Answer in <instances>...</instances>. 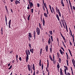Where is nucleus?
I'll use <instances>...</instances> for the list:
<instances>
[{
	"instance_id": "c9c22d12",
	"label": "nucleus",
	"mask_w": 75,
	"mask_h": 75,
	"mask_svg": "<svg viewBox=\"0 0 75 75\" xmlns=\"http://www.w3.org/2000/svg\"><path fill=\"white\" fill-rule=\"evenodd\" d=\"M66 61H67V66H69V64H69V63H68V60H66Z\"/></svg>"
},
{
	"instance_id": "49530a36",
	"label": "nucleus",
	"mask_w": 75,
	"mask_h": 75,
	"mask_svg": "<svg viewBox=\"0 0 75 75\" xmlns=\"http://www.w3.org/2000/svg\"><path fill=\"white\" fill-rule=\"evenodd\" d=\"M8 27H9V28H11V27L10 26V25H11V24H8Z\"/></svg>"
},
{
	"instance_id": "4d7b16f0",
	"label": "nucleus",
	"mask_w": 75,
	"mask_h": 75,
	"mask_svg": "<svg viewBox=\"0 0 75 75\" xmlns=\"http://www.w3.org/2000/svg\"><path fill=\"white\" fill-rule=\"evenodd\" d=\"M66 54L67 55V58H68V53H67V52H66Z\"/></svg>"
},
{
	"instance_id": "6e6d98bb",
	"label": "nucleus",
	"mask_w": 75,
	"mask_h": 75,
	"mask_svg": "<svg viewBox=\"0 0 75 75\" xmlns=\"http://www.w3.org/2000/svg\"><path fill=\"white\" fill-rule=\"evenodd\" d=\"M49 7L50 10H52V9H51V5H49Z\"/></svg>"
},
{
	"instance_id": "864d4df0",
	"label": "nucleus",
	"mask_w": 75,
	"mask_h": 75,
	"mask_svg": "<svg viewBox=\"0 0 75 75\" xmlns=\"http://www.w3.org/2000/svg\"><path fill=\"white\" fill-rule=\"evenodd\" d=\"M61 48L62 49V50L63 51H64V48L62 47H61Z\"/></svg>"
},
{
	"instance_id": "393cba45",
	"label": "nucleus",
	"mask_w": 75,
	"mask_h": 75,
	"mask_svg": "<svg viewBox=\"0 0 75 75\" xmlns=\"http://www.w3.org/2000/svg\"><path fill=\"white\" fill-rule=\"evenodd\" d=\"M36 74H39V71H38V70H36Z\"/></svg>"
},
{
	"instance_id": "c03bdc74",
	"label": "nucleus",
	"mask_w": 75,
	"mask_h": 75,
	"mask_svg": "<svg viewBox=\"0 0 75 75\" xmlns=\"http://www.w3.org/2000/svg\"><path fill=\"white\" fill-rule=\"evenodd\" d=\"M71 36L72 37L73 40H74V36H73V35H71Z\"/></svg>"
},
{
	"instance_id": "2eb2a0df",
	"label": "nucleus",
	"mask_w": 75,
	"mask_h": 75,
	"mask_svg": "<svg viewBox=\"0 0 75 75\" xmlns=\"http://www.w3.org/2000/svg\"><path fill=\"white\" fill-rule=\"evenodd\" d=\"M48 45L46 46L45 47V50L46 51V52H48Z\"/></svg>"
},
{
	"instance_id": "6ab92c4d",
	"label": "nucleus",
	"mask_w": 75,
	"mask_h": 75,
	"mask_svg": "<svg viewBox=\"0 0 75 75\" xmlns=\"http://www.w3.org/2000/svg\"><path fill=\"white\" fill-rule=\"evenodd\" d=\"M28 34L29 37H30V38H32V35H31V33H29Z\"/></svg>"
},
{
	"instance_id": "9b49d317",
	"label": "nucleus",
	"mask_w": 75,
	"mask_h": 75,
	"mask_svg": "<svg viewBox=\"0 0 75 75\" xmlns=\"http://www.w3.org/2000/svg\"><path fill=\"white\" fill-rule=\"evenodd\" d=\"M30 51L32 54H33V52H34V49L33 48H32V49H30Z\"/></svg>"
},
{
	"instance_id": "0eeeda50",
	"label": "nucleus",
	"mask_w": 75,
	"mask_h": 75,
	"mask_svg": "<svg viewBox=\"0 0 75 75\" xmlns=\"http://www.w3.org/2000/svg\"><path fill=\"white\" fill-rule=\"evenodd\" d=\"M60 75H64V74L62 73V69L61 68L60 69Z\"/></svg>"
},
{
	"instance_id": "b1692460",
	"label": "nucleus",
	"mask_w": 75,
	"mask_h": 75,
	"mask_svg": "<svg viewBox=\"0 0 75 75\" xmlns=\"http://www.w3.org/2000/svg\"><path fill=\"white\" fill-rule=\"evenodd\" d=\"M41 59L40 60V62H39V65L40 67H41Z\"/></svg>"
},
{
	"instance_id": "7ed1b4c3",
	"label": "nucleus",
	"mask_w": 75,
	"mask_h": 75,
	"mask_svg": "<svg viewBox=\"0 0 75 75\" xmlns=\"http://www.w3.org/2000/svg\"><path fill=\"white\" fill-rule=\"evenodd\" d=\"M64 67L65 68V69L64 70V71L65 74V75H66V74H67V69H68V67H67L65 66H64Z\"/></svg>"
},
{
	"instance_id": "ea45409f",
	"label": "nucleus",
	"mask_w": 75,
	"mask_h": 75,
	"mask_svg": "<svg viewBox=\"0 0 75 75\" xmlns=\"http://www.w3.org/2000/svg\"><path fill=\"white\" fill-rule=\"evenodd\" d=\"M11 68H12V65H11L10 66V67L8 68V69H10Z\"/></svg>"
},
{
	"instance_id": "680f3d73",
	"label": "nucleus",
	"mask_w": 75,
	"mask_h": 75,
	"mask_svg": "<svg viewBox=\"0 0 75 75\" xmlns=\"http://www.w3.org/2000/svg\"><path fill=\"white\" fill-rule=\"evenodd\" d=\"M61 22L62 23V24H63V23H64V21H63V20H62V19H61Z\"/></svg>"
},
{
	"instance_id": "f704fd0d",
	"label": "nucleus",
	"mask_w": 75,
	"mask_h": 75,
	"mask_svg": "<svg viewBox=\"0 0 75 75\" xmlns=\"http://www.w3.org/2000/svg\"><path fill=\"white\" fill-rule=\"evenodd\" d=\"M39 27H40V28H41V24L40 23H39Z\"/></svg>"
},
{
	"instance_id": "de8ad7c7",
	"label": "nucleus",
	"mask_w": 75,
	"mask_h": 75,
	"mask_svg": "<svg viewBox=\"0 0 75 75\" xmlns=\"http://www.w3.org/2000/svg\"><path fill=\"white\" fill-rule=\"evenodd\" d=\"M45 8H46V9H47V5H46V4H45V5L44 6Z\"/></svg>"
},
{
	"instance_id": "5fc2aeb1",
	"label": "nucleus",
	"mask_w": 75,
	"mask_h": 75,
	"mask_svg": "<svg viewBox=\"0 0 75 75\" xmlns=\"http://www.w3.org/2000/svg\"><path fill=\"white\" fill-rule=\"evenodd\" d=\"M69 5L71 4V1H70V0H69Z\"/></svg>"
},
{
	"instance_id": "473e14b6",
	"label": "nucleus",
	"mask_w": 75,
	"mask_h": 75,
	"mask_svg": "<svg viewBox=\"0 0 75 75\" xmlns=\"http://www.w3.org/2000/svg\"><path fill=\"white\" fill-rule=\"evenodd\" d=\"M65 25L66 29H68V27H67V23H66V22H65Z\"/></svg>"
},
{
	"instance_id": "f03ea898",
	"label": "nucleus",
	"mask_w": 75,
	"mask_h": 75,
	"mask_svg": "<svg viewBox=\"0 0 75 75\" xmlns=\"http://www.w3.org/2000/svg\"><path fill=\"white\" fill-rule=\"evenodd\" d=\"M36 31L37 33V34L38 35H40V28H38V27H37Z\"/></svg>"
},
{
	"instance_id": "5701e85b",
	"label": "nucleus",
	"mask_w": 75,
	"mask_h": 75,
	"mask_svg": "<svg viewBox=\"0 0 75 75\" xmlns=\"http://www.w3.org/2000/svg\"><path fill=\"white\" fill-rule=\"evenodd\" d=\"M30 15H29L28 17V21H29V20H30Z\"/></svg>"
},
{
	"instance_id": "774afa93",
	"label": "nucleus",
	"mask_w": 75,
	"mask_h": 75,
	"mask_svg": "<svg viewBox=\"0 0 75 75\" xmlns=\"http://www.w3.org/2000/svg\"><path fill=\"white\" fill-rule=\"evenodd\" d=\"M69 5H70V6L71 8H72V4H70Z\"/></svg>"
},
{
	"instance_id": "58836bf2",
	"label": "nucleus",
	"mask_w": 75,
	"mask_h": 75,
	"mask_svg": "<svg viewBox=\"0 0 75 75\" xmlns=\"http://www.w3.org/2000/svg\"><path fill=\"white\" fill-rule=\"evenodd\" d=\"M51 40L52 41H53V39L52 38V36H51Z\"/></svg>"
},
{
	"instance_id": "e433bc0d",
	"label": "nucleus",
	"mask_w": 75,
	"mask_h": 75,
	"mask_svg": "<svg viewBox=\"0 0 75 75\" xmlns=\"http://www.w3.org/2000/svg\"><path fill=\"white\" fill-rule=\"evenodd\" d=\"M60 35H61V37H62V38L63 37H64V36H63V35H62V33H61V32H60Z\"/></svg>"
},
{
	"instance_id": "338daca9",
	"label": "nucleus",
	"mask_w": 75,
	"mask_h": 75,
	"mask_svg": "<svg viewBox=\"0 0 75 75\" xmlns=\"http://www.w3.org/2000/svg\"><path fill=\"white\" fill-rule=\"evenodd\" d=\"M50 60L52 61H53V59H52V58H50Z\"/></svg>"
},
{
	"instance_id": "c756f323",
	"label": "nucleus",
	"mask_w": 75,
	"mask_h": 75,
	"mask_svg": "<svg viewBox=\"0 0 75 75\" xmlns=\"http://www.w3.org/2000/svg\"><path fill=\"white\" fill-rule=\"evenodd\" d=\"M44 67V65H43V63L42 64V70L43 69V68Z\"/></svg>"
},
{
	"instance_id": "0e129e2a",
	"label": "nucleus",
	"mask_w": 75,
	"mask_h": 75,
	"mask_svg": "<svg viewBox=\"0 0 75 75\" xmlns=\"http://www.w3.org/2000/svg\"><path fill=\"white\" fill-rule=\"evenodd\" d=\"M73 10H75V7L74 6H73Z\"/></svg>"
},
{
	"instance_id": "09e8293b",
	"label": "nucleus",
	"mask_w": 75,
	"mask_h": 75,
	"mask_svg": "<svg viewBox=\"0 0 75 75\" xmlns=\"http://www.w3.org/2000/svg\"><path fill=\"white\" fill-rule=\"evenodd\" d=\"M37 5L38 6V7H40V4H39V3H38L37 4Z\"/></svg>"
},
{
	"instance_id": "8fccbe9b",
	"label": "nucleus",
	"mask_w": 75,
	"mask_h": 75,
	"mask_svg": "<svg viewBox=\"0 0 75 75\" xmlns=\"http://www.w3.org/2000/svg\"><path fill=\"white\" fill-rule=\"evenodd\" d=\"M68 51H69V52L70 54H71L72 53H71V50L69 49H68Z\"/></svg>"
},
{
	"instance_id": "6e6552de",
	"label": "nucleus",
	"mask_w": 75,
	"mask_h": 75,
	"mask_svg": "<svg viewBox=\"0 0 75 75\" xmlns=\"http://www.w3.org/2000/svg\"><path fill=\"white\" fill-rule=\"evenodd\" d=\"M29 3L30 6H33V3L30 2V1H29Z\"/></svg>"
},
{
	"instance_id": "f8f14e48",
	"label": "nucleus",
	"mask_w": 75,
	"mask_h": 75,
	"mask_svg": "<svg viewBox=\"0 0 75 75\" xmlns=\"http://www.w3.org/2000/svg\"><path fill=\"white\" fill-rule=\"evenodd\" d=\"M42 22L43 25V26H44V25H45V20H44V18H43Z\"/></svg>"
},
{
	"instance_id": "2f4dec72",
	"label": "nucleus",
	"mask_w": 75,
	"mask_h": 75,
	"mask_svg": "<svg viewBox=\"0 0 75 75\" xmlns=\"http://www.w3.org/2000/svg\"><path fill=\"white\" fill-rule=\"evenodd\" d=\"M57 57L58 58H59V53L57 52Z\"/></svg>"
},
{
	"instance_id": "37998d69",
	"label": "nucleus",
	"mask_w": 75,
	"mask_h": 75,
	"mask_svg": "<svg viewBox=\"0 0 75 75\" xmlns=\"http://www.w3.org/2000/svg\"><path fill=\"white\" fill-rule=\"evenodd\" d=\"M11 19H10L9 21L8 24H11Z\"/></svg>"
},
{
	"instance_id": "4468645a",
	"label": "nucleus",
	"mask_w": 75,
	"mask_h": 75,
	"mask_svg": "<svg viewBox=\"0 0 75 75\" xmlns=\"http://www.w3.org/2000/svg\"><path fill=\"white\" fill-rule=\"evenodd\" d=\"M5 8L6 11L7 13L8 14V9H7V6H5Z\"/></svg>"
},
{
	"instance_id": "a211bd4d",
	"label": "nucleus",
	"mask_w": 75,
	"mask_h": 75,
	"mask_svg": "<svg viewBox=\"0 0 75 75\" xmlns=\"http://www.w3.org/2000/svg\"><path fill=\"white\" fill-rule=\"evenodd\" d=\"M47 68H48V67H49V61H48V60H47Z\"/></svg>"
},
{
	"instance_id": "a18cd8bd",
	"label": "nucleus",
	"mask_w": 75,
	"mask_h": 75,
	"mask_svg": "<svg viewBox=\"0 0 75 75\" xmlns=\"http://www.w3.org/2000/svg\"><path fill=\"white\" fill-rule=\"evenodd\" d=\"M63 25V26H64V28L65 29V25L64 23H62Z\"/></svg>"
},
{
	"instance_id": "7c9ffc66",
	"label": "nucleus",
	"mask_w": 75,
	"mask_h": 75,
	"mask_svg": "<svg viewBox=\"0 0 75 75\" xmlns=\"http://www.w3.org/2000/svg\"><path fill=\"white\" fill-rule=\"evenodd\" d=\"M52 9L53 11L54 12V13H55V10H54V8H53V7H52Z\"/></svg>"
},
{
	"instance_id": "cd10ccee",
	"label": "nucleus",
	"mask_w": 75,
	"mask_h": 75,
	"mask_svg": "<svg viewBox=\"0 0 75 75\" xmlns=\"http://www.w3.org/2000/svg\"><path fill=\"white\" fill-rule=\"evenodd\" d=\"M59 51L61 54H62V55H63V53H62V50H61V49H60V50H59Z\"/></svg>"
},
{
	"instance_id": "4c0bfd02",
	"label": "nucleus",
	"mask_w": 75,
	"mask_h": 75,
	"mask_svg": "<svg viewBox=\"0 0 75 75\" xmlns=\"http://www.w3.org/2000/svg\"><path fill=\"white\" fill-rule=\"evenodd\" d=\"M29 47H30V48L31 49V45L30 44V43H29Z\"/></svg>"
},
{
	"instance_id": "79ce46f5",
	"label": "nucleus",
	"mask_w": 75,
	"mask_h": 75,
	"mask_svg": "<svg viewBox=\"0 0 75 75\" xmlns=\"http://www.w3.org/2000/svg\"><path fill=\"white\" fill-rule=\"evenodd\" d=\"M59 17H61V13H60V12L59 13Z\"/></svg>"
},
{
	"instance_id": "4be33fe9",
	"label": "nucleus",
	"mask_w": 75,
	"mask_h": 75,
	"mask_svg": "<svg viewBox=\"0 0 75 75\" xmlns=\"http://www.w3.org/2000/svg\"><path fill=\"white\" fill-rule=\"evenodd\" d=\"M41 53H42V48H41L40 50V56H41Z\"/></svg>"
},
{
	"instance_id": "72a5a7b5",
	"label": "nucleus",
	"mask_w": 75,
	"mask_h": 75,
	"mask_svg": "<svg viewBox=\"0 0 75 75\" xmlns=\"http://www.w3.org/2000/svg\"><path fill=\"white\" fill-rule=\"evenodd\" d=\"M52 48H50V52L51 53H52Z\"/></svg>"
},
{
	"instance_id": "f257e3e1",
	"label": "nucleus",
	"mask_w": 75,
	"mask_h": 75,
	"mask_svg": "<svg viewBox=\"0 0 75 75\" xmlns=\"http://www.w3.org/2000/svg\"><path fill=\"white\" fill-rule=\"evenodd\" d=\"M25 53L26 55V61L27 63L28 62V56L30 55V52L29 50H26L25 51Z\"/></svg>"
},
{
	"instance_id": "20e7f679",
	"label": "nucleus",
	"mask_w": 75,
	"mask_h": 75,
	"mask_svg": "<svg viewBox=\"0 0 75 75\" xmlns=\"http://www.w3.org/2000/svg\"><path fill=\"white\" fill-rule=\"evenodd\" d=\"M28 68L29 71H31V67H30V64L28 65Z\"/></svg>"
},
{
	"instance_id": "c85d7f7f",
	"label": "nucleus",
	"mask_w": 75,
	"mask_h": 75,
	"mask_svg": "<svg viewBox=\"0 0 75 75\" xmlns=\"http://www.w3.org/2000/svg\"><path fill=\"white\" fill-rule=\"evenodd\" d=\"M49 33L51 35H52V31H49Z\"/></svg>"
},
{
	"instance_id": "ddd939ff",
	"label": "nucleus",
	"mask_w": 75,
	"mask_h": 75,
	"mask_svg": "<svg viewBox=\"0 0 75 75\" xmlns=\"http://www.w3.org/2000/svg\"><path fill=\"white\" fill-rule=\"evenodd\" d=\"M61 3L63 7H64V4L63 2V0H61Z\"/></svg>"
},
{
	"instance_id": "bb28decb",
	"label": "nucleus",
	"mask_w": 75,
	"mask_h": 75,
	"mask_svg": "<svg viewBox=\"0 0 75 75\" xmlns=\"http://www.w3.org/2000/svg\"><path fill=\"white\" fill-rule=\"evenodd\" d=\"M56 11L57 13H59L60 12L59 11V9L56 10Z\"/></svg>"
},
{
	"instance_id": "aec40b11",
	"label": "nucleus",
	"mask_w": 75,
	"mask_h": 75,
	"mask_svg": "<svg viewBox=\"0 0 75 75\" xmlns=\"http://www.w3.org/2000/svg\"><path fill=\"white\" fill-rule=\"evenodd\" d=\"M44 16L47 18L48 17V15H47V14L46 13H44Z\"/></svg>"
},
{
	"instance_id": "052dcab7",
	"label": "nucleus",
	"mask_w": 75,
	"mask_h": 75,
	"mask_svg": "<svg viewBox=\"0 0 75 75\" xmlns=\"http://www.w3.org/2000/svg\"><path fill=\"white\" fill-rule=\"evenodd\" d=\"M55 7H56V8H55L56 10H58V8H57V7L56 6Z\"/></svg>"
},
{
	"instance_id": "412c9836",
	"label": "nucleus",
	"mask_w": 75,
	"mask_h": 75,
	"mask_svg": "<svg viewBox=\"0 0 75 75\" xmlns=\"http://www.w3.org/2000/svg\"><path fill=\"white\" fill-rule=\"evenodd\" d=\"M72 62L73 64V65L74 64V63L75 62V60H74V59H73L72 60Z\"/></svg>"
},
{
	"instance_id": "3c124183",
	"label": "nucleus",
	"mask_w": 75,
	"mask_h": 75,
	"mask_svg": "<svg viewBox=\"0 0 75 75\" xmlns=\"http://www.w3.org/2000/svg\"><path fill=\"white\" fill-rule=\"evenodd\" d=\"M62 38L64 41H65V40H66L65 39V37H63Z\"/></svg>"
},
{
	"instance_id": "603ef678",
	"label": "nucleus",
	"mask_w": 75,
	"mask_h": 75,
	"mask_svg": "<svg viewBox=\"0 0 75 75\" xmlns=\"http://www.w3.org/2000/svg\"><path fill=\"white\" fill-rule=\"evenodd\" d=\"M70 68L71 69L72 72H73V70H72V67H71Z\"/></svg>"
},
{
	"instance_id": "423d86ee",
	"label": "nucleus",
	"mask_w": 75,
	"mask_h": 75,
	"mask_svg": "<svg viewBox=\"0 0 75 75\" xmlns=\"http://www.w3.org/2000/svg\"><path fill=\"white\" fill-rule=\"evenodd\" d=\"M5 21L6 22V25L7 27H8V25H7V17H6V16H5Z\"/></svg>"
},
{
	"instance_id": "13d9d810",
	"label": "nucleus",
	"mask_w": 75,
	"mask_h": 75,
	"mask_svg": "<svg viewBox=\"0 0 75 75\" xmlns=\"http://www.w3.org/2000/svg\"><path fill=\"white\" fill-rule=\"evenodd\" d=\"M19 59L21 61V57H20L19 58Z\"/></svg>"
},
{
	"instance_id": "a878e982",
	"label": "nucleus",
	"mask_w": 75,
	"mask_h": 75,
	"mask_svg": "<svg viewBox=\"0 0 75 75\" xmlns=\"http://www.w3.org/2000/svg\"><path fill=\"white\" fill-rule=\"evenodd\" d=\"M57 67L58 68H59V67H60L59 66V63H57Z\"/></svg>"
},
{
	"instance_id": "e2e57ef3",
	"label": "nucleus",
	"mask_w": 75,
	"mask_h": 75,
	"mask_svg": "<svg viewBox=\"0 0 75 75\" xmlns=\"http://www.w3.org/2000/svg\"><path fill=\"white\" fill-rule=\"evenodd\" d=\"M3 27H2L1 30V32H3Z\"/></svg>"
},
{
	"instance_id": "bf43d9fd",
	"label": "nucleus",
	"mask_w": 75,
	"mask_h": 75,
	"mask_svg": "<svg viewBox=\"0 0 75 75\" xmlns=\"http://www.w3.org/2000/svg\"><path fill=\"white\" fill-rule=\"evenodd\" d=\"M31 13H33V9H31Z\"/></svg>"
},
{
	"instance_id": "f3484780",
	"label": "nucleus",
	"mask_w": 75,
	"mask_h": 75,
	"mask_svg": "<svg viewBox=\"0 0 75 75\" xmlns=\"http://www.w3.org/2000/svg\"><path fill=\"white\" fill-rule=\"evenodd\" d=\"M48 43L49 45L50 44V43H51V39L50 38H49V40L48 41Z\"/></svg>"
},
{
	"instance_id": "69168bd1",
	"label": "nucleus",
	"mask_w": 75,
	"mask_h": 75,
	"mask_svg": "<svg viewBox=\"0 0 75 75\" xmlns=\"http://www.w3.org/2000/svg\"><path fill=\"white\" fill-rule=\"evenodd\" d=\"M18 58V55L17 54L16 56V59H17Z\"/></svg>"
},
{
	"instance_id": "1a4fd4ad",
	"label": "nucleus",
	"mask_w": 75,
	"mask_h": 75,
	"mask_svg": "<svg viewBox=\"0 0 75 75\" xmlns=\"http://www.w3.org/2000/svg\"><path fill=\"white\" fill-rule=\"evenodd\" d=\"M33 36L35 40V31L33 32Z\"/></svg>"
},
{
	"instance_id": "a19ab883",
	"label": "nucleus",
	"mask_w": 75,
	"mask_h": 75,
	"mask_svg": "<svg viewBox=\"0 0 75 75\" xmlns=\"http://www.w3.org/2000/svg\"><path fill=\"white\" fill-rule=\"evenodd\" d=\"M46 71H47V72H49V70H48V69H47V67H46Z\"/></svg>"
},
{
	"instance_id": "9d476101",
	"label": "nucleus",
	"mask_w": 75,
	"mask_h": 75,
	"mask_svg": "<svg viewBox=\"0 0 75 75\" xmlns=\"http://www.w3.org/2000/svg\"><path fill=\"white\" fill-rule=\"evenodd\" d=\"M56 17L58 21H59V16L58 14H56Z\"/></svg>"
},
{
	"instance_id": "dca6fc26",
	"label": "nucleus",
	"mask_w": 75,
	"mask_h": 75,
	"mask_svg": "<svg viewBox=\"0 0 75 75\" xmlns=\"http://www.w3.org/2000/svg\"><path fill=\"white\" fill-rule=\"evenodd\" d=\"M32 69L33 71H35V66H34V64H33Z\"/></svg>"
},
{
	"instance_id": "39448f33",
	"label": "nucleus",
	"mask_w": 75,
	"mask_h": 75,
	"mask_svg": "<svg viewBox=\"0 0 75 75\" xmlns=\"http://www.w3.org/2000/svg\"><path fill=\"white\" fill-rule=\"evenodd\" d=\"M18 3L19 4H20V2L17 0H16L15 1V4L16 5H17L18 4Z\"/></svg>"
}]
</instances>
